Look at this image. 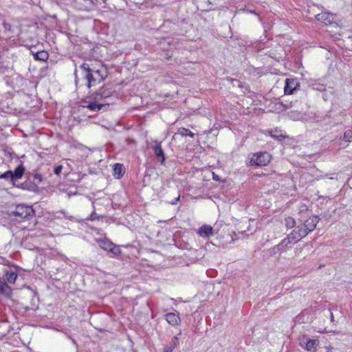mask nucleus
<instances>
[{
	"instance_id": "9",
	"label": "nucleus",
	"mask_w": 352,
	"mask_h": 352,
	"mask_svg": "<svg viewBox=\"0 0 352 352\" xmlns=\"http://www.w3.org/2000/svg\"><path fill=\"white\" fill-rule=\"evenodd\" d=\"M298 82L295 79L287 78L285 80V85L284 91L285 94H292L296 89Z\"/></svg>"
},
{
	"instance_id": "25",
	"label": "nucleus",
	"mask_w": 352,
	"mask_h": 352,
	"mask_svg": "<svg viewBox=\"0 0 352 352\" xmlns=\"http://www.w3.org/2000/svg\"><path fill=\"white\" fill-rule=\"evenodd\" d=\"M270 135L272 138L276 139L278 141H281L285 138L283 135V134L281 133L280 131L276 130L274 132H273V131L270 132Z\"/></svg>"
},
{
	"instance_id": "18",
	"label": "nucleus",
	"mask_w": 352,
	"mask_h": 352,
	"mask_svg": "<svg viewBox=\"0 0 352 352\" xmlns=\"http://www.w3.org/2000/svg\"><path fill=\"white\" fill-rule=\"evenodd\" d=\"M98 243L102 249H103L106 251H108V252H110V250L113 245V243L111 241H110L109 240H107V239L98 240Z\"/></svg>"
},
{
	"instance_id": "26",
	"label": "nucleus",
	"mask_w": 352,
	"mask_h": 352,
	"mask_svg": "<svg viewBox=\"0 0 352 352\" xmlns=\"http://www.w3.org/2000/svg\"><path fill=\"white\" fill-rule=\"evenodd\" d=\"M285 226L287 228H292L295 226L296 221L294 218H292L291 217H288L285 218Z\"/></svg>"
},
{
	"instance_id": "35",
	"label": "nucleus",
	"mask_w": 352,
	"mask_h": 352,
	"mask_svg": "<svg viewBox=\"0 0 352 352\" xmlns=\"http://www.w3.org/2000/svg\"><path fill=\"white\" fill-rule=\"evenodd\" d=\"M3 26L6 30L10 31L12 28V25L6 22L3 23Z\"/></svg>"
},
{
	"instance_id": "36",
	"label": "nucleus",
	"mask_w": 352,
	"mask_h": 352,
	"mask_svg": "<svg viewBox=\"0 0 352 352\" xmlns=\"http://www.w3.org/2000/svg\"><path fill=\"white\" fill-rule=\"evenodd\" d=\"M180 199V196L178 195V197L177 198H175L173 201H171L170 203L173 204V205H175V204H177V202L179 201Z\"/></svg>"
},
{
	"instance_id": "32",
	"label": "nucleus",
	"mask_w": 352,
	"mask_h": 352,
	"mask_svg": "<svg viewBox=\"0 0 352 352\" xmlns=\"http://www.w3.org/2000/svg\"><path fill=\"white\" fill-rule=\"evenodd\" d=\"M100 217L99 215H98V214H97V213H96V212H94H94L91 214L90 217H89L87 219H89V220H90V221H94V220H96V219H100Z\"/></svg>"
},
{
	"instance_id": "21",
	"label": "nucleus",
	"mask_w": 352,
	"mask_h": 352,
	"mask_svg": "<svg viewBox=\"0 0 352 352\" xmlns=\"http://www.w3.org/2000/svg\"><path fill=\"white\" fill-rule=\"evenodd\" d=\"M310 86L311 87V88L313 89L317 90V91H324L326 89L325 85L323 83H321L318 80L314 81V82H312Z\"/></svg>"
},
{
	"instance_id": "19",
	"label": "nucleus",
	"mask_w": 352,
	"mask_h": 352,
	"mask_svg": "<svg viewBox=\"0 0 352 352\" xmlns=\"http://www.w3.org/2000/svg\"><path fill=\"white\" fill-rule=\"evenodd\" d=\"M293 244L296 243L300 239H302L298 234L297 230L294 229L288 236H287Z\"/></svg>"
},
{
	"instance_id": "5",
	"label": "nucleus",
	"mask_w": 352,
	"mask_h": 352,
	"mask_svg": "<svg viewBox=\"0 0 352 352\" xmlns=\"http://www.w3.org/2000/svg\"><path fill=\"white\" fill-rule=\"evenodd\" d=\"M293 243L287 238H285L278 245L271 248L270 252L272 254H276L278 252H286L289 248L292 247Z\"/></svg>"
},
{
	"instance_id": "10",
	"label": "nucleus",
	"mask_w": 352,
	"mask_h": 352,
	"mask_svg": "<svg viewBox=\"0 0 352 352\" xmlns=\"http://www.w3.org/2000/svg\"><path fill=\"white\" fill-rule=\"evenodd\" d=\"M197 233L199 236L204 238H209L214 235L212 228L209 225L202 226L198 229Z\"/></svg>"
},
{
	"instance_id": "29",
	"label": "nucleus",
	"mask_w": 352,
	"mask_h": 352,
	"mask_svg": "<svg viewBox=\"0 0 352 352\" xmlns=\"http://www.w3.org/2000/svg\"><path fill=\"white\" fill-rule=\"evenodd\" d=\"M344 139L348 142H352V131L347 130L344 133Z\"/></svg>"
},
{
	"instance_id": "11",
	"label": "nucleus",
	"mask_w": 352,
	"mask_h": 352,
	"mask_svg": "<svg viewBox=\"0 0 352 352\" xmlns=\"http://www.w3.org/2000/svg\"><path fill=\"white\" fill-rule=\"evenodd\" d=\"M318 221H319L318 217L317 216H313V217L308 218L305 221V223H303V226L307 228V230H308V231L310 232L316 228Z\"/></svg>"
},
{
	"instance_id": "4",
	"label": "nucleus",
	"mask_w": 352,
	"mask_h": 352,
	"mask_svg": "<svg viewBox=\"0 0 352 352\" xmlns=\"http://www.w3.org/2000/svg\"><path fill=\"white\" fill-rule=\"evenodd\" d=\"M300 346L309 351H315L319 344V341L316 339H311L307 336H303L300 339Z\"/></svg>"
},
{
	"instance_id": "30",
	"label": "nucleus",
	"mask_w": 352,
	"mask_h": 352,
	"mask_svg": "<svg viewBox=\"0 0 352 352\" xmlns=\"http://www.w3.org/2000/svg\"><path fill=\"white\" fill-rule=\"evenodd\" d=\"M175 348V346L169 342L166 346H164V352H173Z\"/></svg>"
},
{
	"instance_id": "8",
	"label": "nucleus",
	"mask_w": 352,
	"mask_h": 352,
	"mask_svg": "<svg viewBox=\"0 0 352 352\" xmlns=\"http://www.w3.org/2000/svg\"><path fill=\"white\" fill-rule=\"evenodd\" d=\"M112 94L110 89L102 87L94 94V99L105 102L104 100L111 97Z\"/></svg>"
},
{
	"instance_id": "2",
	"label": "nucleus",
	"mask_w": 352,
	"mask_h": 352,
	"mask_svg": "<svg viewBox=\"0 0 352 352\" xmlns=\"http://www.w3.org/2000/svg\"><path fill=\"white\" fill-rule=\"evenodd\" d=\"M270 160L271 156L267 152L254 153L250 158V164L251 166H264L270 163Z\"/></svg>"
},
{
	"instance_id": "16",
	"label": "nucleus",
	"mask_w": 352,
	"mask_h": 352,
	"mask_svg": "<svg viewBox=\"0 0 352 352\" xmlns=\"http://www.w3.org/2000/svg\"><path fill=\"white\" fill-rule=\"evenodd\" d=\"M0 294L10 297L12 294V288L6 283L0 280Z\"/></svg>"
},
{
	"instance_id": "12",
	"label": "nucleus",
	"mask_w": 352,
	"mask_h": 352,
	"mask_svg": "<svg viewBox=\"0 0 352 352\" xmlns=\"http://www.w3.org/2000/svg\"><path fill=\"white\" fill-rule=\"evenodd\" d=\"M165 319L172 326L178 325L181 322L179 315L173 312L166 314Z\"/></svg>"
},
{
	"instance_id": "6",
	"label": "nucleus",
	"mask_w": 352,
	"mask_h": 352,
	"mask_svg": "<svg viewBox=\"0 0 352 352\" xmlns=\"http://www.w3.org/2000/svg\"><path fill=\"white\" fill-rule=\"evenodd\" d=\"M316 17L318 21H320L325 25H331L336 20V15L327 12L318 14L316 16Z\"/></svg>"
},
{
	"instance_id": "34",
	"label": "nucleus",
	"mask_w": 352,
	"mask_h": 352,
	"mask_svg": "<svg viewBox=\"0 0 352 352\" xmlns=\"http://www.w3.org/2000/svg\"><path fill=\"white\" fill-rule=\"evenodd\" d=\"M43 179V177L41 174L36 173L34 175V180L36 182L40 183Z\"/></svg>"
},
{
	"instance_id": "1",
	"label": "nucleus",
	"mask_w": 352,
	"mask_h": 352,
	"mask_svg": "<svg viewBox=\"0 0 352 352\" xmlns=\"http://www.w3.org/2000/svg\"><path fill=\"white\" fill-rule=\"evenodd\" d=\"M12 214L16 217V221H21L24 219L32 218L34 214V212L31 206L19 204L16 206Z\"/></svg>"
},
{
	"instance_id": "24",
	"label": "nucleus",
	"mask_w": 352,
	"mask_h": 352,
	"mask_svg": "<svg viewBox=\"0 0 352 352\" xmlns=\"http://www.w3.org/2000/svg\"><path fill=\"white\" fill-rule=\"evenodd\" d=\"M0 179H6V180H10L14 184L13 175H12V170H8V171L5 172L4 173L1 174L0 175Z\"/></svg>"
},
{
	"instance_id": "38",
	"label": "nucleus",
	"mask_w": 352,
	"mask_h": 352,
	"mask_svg": "<svg viewBox=\"0 0 352 352\" xmlns=\"http://www.w3.org/2000/svg\"><path fill=\"white\" fill-rule=\"evenodd\" d=\"M331 320H333V315L332 314L331 315Z\"/></svg>"
},
{
	"instance_id": "28",
	"label": "nucleus",
	"mask_w": 352,
	"mask_h": 352,
	"mask_svg": "<svg viewBox=\"0 0 352 352\" xmlns=\"http://www.w3.org/2000/svg\"><path fill=\"white\" fill-rule=\"evenodd\" d=\"M109 252L112 253L115 256H118L121 254V250L119 246H117L113 243Z\"/></svg>"
},
{
	"instance_id": "20",
	"label": "nucleus",
	"mask_w": 352,
	"mask_h": 352,
	"mask_svg": "<svg viewBox=\"0 0 352 352\" xmlns=\"http://www.w3.org/2000/svg\"><path fill=\"white\" fill-rule=\"evenodd\" d=\"M49 55L45 51H41L35 53L34 54V58L35 60L45 61L48 59Z\"/></svg>"
},
{
	"instance_id": "22",
	"label": "nucleus",
	"mask_w": 352,
	"mask_h": 352,
	"mask_svg": "<svg viewBox=\"0 0 352 352\" xmlns=\"http://www.w3.org/2000/svg\"><path fill=\"white\" fill-rule=\"evenodd\" d=\"M295 229L297 230L298 234H299L301 239L306 236L309 232L303 225L298 226Z\"/></svg>"
},
{
	"instance_id": "37",
	"label": "nucleus",
	"mask_w": 352,
	"mask_h": 352,
	"mask_svg": "<svg viewBox=\"0 0 352 352\" xmlns=\"http://www.w3.org/2000/svg\"><path fill=\"white\" fill-rule=\"evenodd\" d=\"M327 352H331V349L330 348L327 347Z\"/></svg>"
},
{
	"instance_id": "17",
	"label": "nucleus",
	"mask_w": 352,
	"mask_h": 352,
	"mask_svg": "<svg viewBox=\"0 0 352 352\" xmlns=\"http://www.w3.org/2000/svg\"><path fill=\"white\" fill-rule=\"evenodd\" d=\"M25 168L23 166H18L14 171H12L13 182H15L22 177L24 174Z\"/></svg>"
},
{
	"instance_id": "15",
	"label": "nucleus",
	"mask_w": 352,
	"mask_h": 352,
	"mask_svg": "<svg viewBox=\"0 0 352 352\" xmlns=\"http://www.w3.org/2000/svg\"><path fill=\"white\" fill-rule=\"evenodd\" d=\"M124 173H125V167L124 166L123 164L116 163L114 165L113 176L116 178H117V179L121 178L124 175Z\"/></svg>"
},
{
	"instance_id": "13",
	"label": "nucleus",
	"mask_w": 352,
	"mask_h": 352,
	"mask_svg": "<svg viewBox=\"0 0 352 352\" xmlns=\"http://www.w3.org/2000/svg\"><path fill=\"white\" fill-rule=\"evenodd\" d=\"M154 154L156 155L157 159L161 162L162 164L165 160V156L164 151L162 148L161 143L160 142H156V144L153 148Z\"/></svg>"
},
{
	"instance_id": "14",
	"label": "nucleus",
	"mask_w": 352,
	"mask_h": 352,
	"mask_svg": "<svg viewBox=\"0 0 352 352\" xmlns=\"http://www.w3.org/2000/svg\"><path fill=\"white\" fill-rule=\"evenodd\" d=\"M106 104H107V102H100L98 100H95L94 98V101L89 102L87 107L91 111H98Z\"/></svg>"
},
{
	"instance_id": "27",
	"label": "nucleus",
	"mask_w": 352,
	"mask_h": 352,
	"mask_svg": "<svg viewBox=\"0 0 352 352\" xmlns=\"http://www.w3.org/2000/svg\"><path fill=\"white\" fill-rule=\"evenodd\" d=\"M17 278V275L12 272L6 273V279L10 283H13L15 282Z\"/></svg>"
},
{
	"instance_id": "3",
	"label": "nucleus",
	"mask_w": 352,
	"mask_h": 352,
	"mask_svg": "<svg viewBox=\"0 0 352 352\" xmlns=\"http://www.w3.org/2000/svg\"><path fill=\"white\" fill-rule=\"evenodd\" d=\"M80 67L83 71L89 70L92 72L95 76H98L99 78L102 76V82L104 81L107 75V69L102 65H101L100 68H96L89 63H84L80 66Z\"/></svg>"
},
{
	"instance_id": "33",
	"label": "nucleus",
	"mask_w": 352,
	"mask_h": 352,
	"mask_svg": "<svg viewBox=\"0 0 352 352\" xmlns=\"http://www.w3.org/2000/svg\"><path fill=\"white\" fill-rule=\"evenodd\" d=\"M62 170H63V166L57 165L54 169V173L56 175H58L61 173Z\"/></svg>"
},
{
	"instance_id": "7",
	"label": "nucleus",
	"mask_w": 352,
	"mask_h": 352,
	"mask_svg": "<svg viewBox=\"0 0 352 352\" xmlns=\"http://www.w3.org/2000/svg\"><path fill=\"white\" fill-rule=\"evenodd\" d=\"M85 72V78L87 79L88 83H87V87L90 88L92 86H95L96 85L102 82V76H95L94 74L91 71H84Z\"/></svg>"
},
{
	"instance_id": "31",
	"label": "nucleus",
	"mask_w": 352,
	"mask_h": 352,
	"mask_svg": "<svg viewBox=\"0 0 352 352\" xmlns=\"http://www.w3.org/2000/svg\"><path fill=\"white\" fill-rule=\"evenodd\" d=\"M181 335V332L178 333L177 336H174L172 339V340L170 342L171 344H173V346H175V347L178 345L179 344V338H178V336Z\"/></svg>"
},
{
	"instance_id": "23",
	"label": "nucleus",
	"mask_w": 352,
	"mask_h": 352,
	"mask_svg": "<svg viewBox=\"0 0 352 352\" xmlns=\"http://www.w3.org/2000/svg\"><path fill=\"white\" fill-rule=\"evenodd\" d=\"M178 134L181 135L182 136H186L188 135L191 138H194L195 133L191 132L189 129L181 127L178 129Z\"/></svg>"
}]
</instances>
